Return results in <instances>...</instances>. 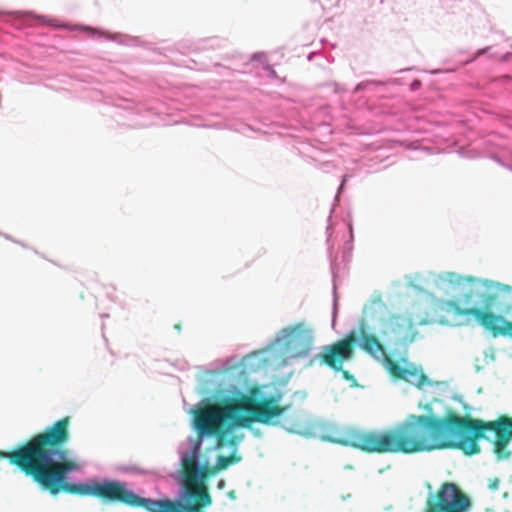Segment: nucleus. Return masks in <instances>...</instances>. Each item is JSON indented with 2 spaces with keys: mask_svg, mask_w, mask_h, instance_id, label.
I'll return each mask as SVG.
<instances>
[{
  "mask_svg": "<svg viewBox=\"0 0 512 512\" xmlns=\"http://www.w3.org/2000/svg\"><path fill=\"white\" fill-rule=\"evenodd\" d=\"M279 394L274 387L239 390L231 386L214 394V405H191L185 410L193 415L197 436H189L177 448L182 467L180 484L199 487L204 493V481L209 471L216 473L241 460L238 445L244 429L253 423H273L277 417L272 407Z\"/></svg>",
  "mask_w": 512,
  "mask_h": 512,
  "instance_id": "1",
  "label": "nucleus"
},
{
  "mask_svg": "<svg viewBox=\"0 0 512 512\" xmlns=\"http://www.w3.org/2000/svg\"><path fill=\"white\" fill-rule=\"evenodd\" d=\"M235 361L236 357L231 356L210 363L209 369L200 379L198 386L199 393L203 395V401H214V394L217 390L233 386V384L223 385L220 382L226 379L227 373L236 368L240 369L239 374H248L266 368L274 370L284 368L270 342L265 348L244 356L239 363L236 364ZM234 387L245 390L268 387V385L243 387L234 385ZM269 387H274L279 394V400L272 404L277 417L275 422L269 424H280L288 432L301 436L321 437L331 442L350 445L369 452L403 453H415L416 451L438 448L449 444L448 441L454 439L448 433V428L437 418L423 416H411L404 425L390 433H364L347 428L341 431L331 429L324 434L322 432L323 425L312 421L303 412L298 411L292 417L287 416L288 408L281 409L279 407L282 397L279 389L275 385H269Z\"/></svg>",
  "mask_w": 512,
  "mask_h": 512,
  "instance_id": "2",
  "label": "nucleus"
},
{
  "mask_svg": "<svg viewBox=\"0 0 512 512\" xmlns=\"http://www.w3.org/2000/svg\"><path fill=\"white\" fill-rule=\"evenodd\" d=\"M433 323L458 327L472 318L494 337L512 338V286L452 271L429 272Z\"/></svg>",
  "mask_w": 512,
  "mask_h": 512,
  "instance_id": "3",
  "label": "nucleus"
},
{
  "mask_svg": "<svg viewBox=\"0 0 512 512\" xmlns=\"http://www.w3.org/2000/svg\"><path fill=\"white\" fill-rule=\"evenodd\" d=\"M352 344L359 346L373 358L381 362L392 375L417 386L426 394V399L419 402V408L426 412V414L422 416L437 418L448 428V433L454 438L448 441L449 444L433 448V450L456 447L468 455L479 452L476 443L478 433L471 428L468 420L451 413L445 416L441 415L443 400H439L434 396L439 392L445 391L447 389V383L430 381L423 374L421 368L408 362L405 358L394 361L393 357H395V352L391 349V355L389 356L378 339L367 332L365 326L359 325L358 328L351 330L346 338L333 344L321 346L319 351L311 357L310 364L327 365L335 371H341L344 362L353 358ZM411 416L412 415H409L405 422L400 424L399 427L404 425ZM397 428L398 426L395 427L394 430ZM390 432L391 430L386 433ZM423 451L424 450L421 452ZM428 451H432V449Z\"/></svg>",
  "mask_w": 512,
  "mask_h": 512,
  "instance_id": "4",
  "label": "nucleus"
},
{
  "mask_svg": "<svg viewBox=\"0 0 512 512\" xmlns=\"http://www.w3.org/2000/svg\"><path fill=\"white\" fill-rule=\"evenodd\" d=\"M68 425V418L61 419L19 449L4 452L2 458H9L11 464L19 466L43 489L56 495L59 492V488L54 487L57 482L73 472H81L84 466L72 460L67 451L56 448L68 441Z\"/></svg>",
  "mask_w": 512,
  "mask_h": 512,
  "instance_id": "5",
  "label": "nucleus"
},
{
  "mask_svg": "<svg viewBox=\"0 0 512 512\" xmlns=\"http://www.w3.org/2000/svg\"><path fill=\"white\" fill-rule=\"evenodd\" d=\"M427 323H433V321L432 317L425 313L413 310L405 316H387L383 304L373 303L364 310V318L360 325L365 326L367 332L375 338L376 335L381 337L389 347H405L414 340L416 334L414 326Z\"/></svg>",
  "mask_w": 512,
  "mask_h": 512,
  "instance_id": "6",
  "label": "nucleus"
},
{
  "mask_svg": "<svg viewBox=\"0 0 512 512\" xmlns=\"http://www.w3.org/2000/svg\"><path fill=\"white\" fill-rule=\"evenodd\" d=\"M327 226V245L330 267L333 278V312L332 327H335V317L337 313V285L344 275L346 265L351 260L353 250V230L352 223L348 217L339 221L328 219Z\"/></svg>",
  "mask_w": 512,
  "mask_h": 512,
  "instance_id": "7",
  "label": "nucleus"
},
{
  "mask_svg": "<svg viewBox=\"0 0 512 512\" xmlns=\"http://www.w3.org/2000/svg\"><path fill=\"white\" fill-rule=\"evenodd\" d=\"M315 340V329L307 321L281 328L270 341L283 367L309 356Z\"/></svg>",
  "mask_w": 512,
  "mask_h": 512,
  "instance_id": "8",
  "label": "nucleus"
},
{
  "mask_svg": "<svg viewBox=\"0 0 512 512\" xmlns=\"http://www.w3.org/2000/svg\"><path fill=\"white\" fill-rule=\"evenodd\" d=\"M129 505L144 507L149 512H200L211 505V498L201 488L181 483L176 500L144 498L133 491Z\"/></svg>",
  "mask_w": 512,
  "mask_h": 512,
  "instance_id": "9",
  "label": "nucleus"
},
{
  "mask_svg": "<svg viewBox=\"0 0 512 512\" xmlns=\"http://www.w3.org/2000/svg\"><path fill=\"white\" fill-rule=\"evenodd\" d=\"M67 475L62 482H57L63 490L86 496H94L111 502H122L129 505L133 490L124 481L109 478H89L84 482L71 483Z\"/></svg>",
  "mask_w": 512,
  "mask_h": 512,
  "instance_id": "10",
  "label": "nucleus"
},
{
  "mask_svg": "<svg viewBox=\"0 0 512 512\" xmlns=\"http://www.w3.org/2000/svg\"><path fill=\"white\" fill-rule=\"evenodd\" d=\"M114 116L120 125L131 128H143L158 123L156 108L147 103H135L129 99H118L114 104Z\"/></svg>",
  "mask_w": 512,
  "mask_h": 512,
  "instance_id": "11",
  "label": "nucleus"
},
{
  "mask_svg": "<svg viewBox=\"0 0 512 512\" xmlns=\"http://www.w3.org/2000/svg\"><path fill=\"white\" fill-rule=\"evenodd\" d=\"M470 500L458 486L451 482L443 483L436 496L428 499L426 512H468Z\"/></svg>",
  "mask_w": 512,
  "mask_h": 512,
  "instance_id": "12",
  "label": "nucleus"
},
{
  "mask_svg": "<svg viewBox=\"0 0 512 512\" xmlns=\"http://www.w3.org/2000/svg\"><path fill=\"white\" fill-rule=\"evenodd\" d=\"M480 436L488 439L492 443L493 452L497 460H506L510 457L511 452L507 446L512 439V424L503 422H491L485 428Z\"/></svg>",
  "mask_w": 512,
  "mask_h": 512,
  "instance_id": "13",
  "label": "nucleus"
},
{
  "mask_svg": "<svg viewBox=\"0 0 512 512\" xmlns=\"http://www.w3.org/2000/svg\"><path fill=\"white\" fill-rule=\"evenodd\" d=\"M84 30L88 33L90 37H95L96 35L99 37L104 36L106 39L117 42L119 44L127 45V46H138L140 44V40L138 37L129 36L121 33H106L99 32L96 29L91 27H84Z\"/></svg>",
  "mask_w": 512,
  "mask_h": 512,
  "instance_id": "14",
  "label": "nucleus"
},
{
  "mask_svg": "<svg viewBox=\"0 0 512 512\" xmlns=\"http://www.w3.org/2000/svg\"><path fill=\"white\" fill-rule=\"evenodd\" d=\"M493 47L492 46H488V47H485V48H482V49H479L475 56L469 60H467L465 63H469V62H472L475 58L477 57H480L482 55H489L490 58H493V59H499L500 61L502 62H508L512 59V54L507 52L503 55H500L498 54L497 52H493Z\"/></svg>",
  "mask_w": 512,
  "mask_h": 512,
  "instance_id": "15",
  "label": "nucleus"
},
{
  "mask_svg": "<svg viewBox=\"0 0 512 512\" xmlns=\"http://www.w3.org/2000/svg\"><path fill=\"white\" fill-rule=\"evenodd\" d=\"M382 85H383V83L380 81H375V80L363 81V82H360L359 84H357V86L354 88L353 93H355V94L360 93V92L371 93V92L375 91L376 87L382 86Z\"/></svg>",
  "mask_w": 512,
  "mask_h": 512,
  "instance_id": "16",
  "label": "nucleus"
},
{
  "mask_svg": "<svg viewBox=\"0 0 512 512\" xmlns=\"http://www.w3.org/2000/svg\"><path fill=\"white\" fill-rule=\"evenodd\" d=\"M5 17H11L15 20H23L25 21L28 17H30V14H22L20 12H6V11H2L0 10V19H3Z\"/></svg>",
  "mask_w": 512,
  "mask_h": 512,
  "instance_id": "17",
  "label": "nucleus"
},
{
  "mask_svg": "<svg viewBox=\"0 0 512 512\" xmlns=\"http://www.w3.org/2000/svg\"><path fill=\"white\" fill-rule=\"evenodd\" d=\"M317 168L322 170L323 172H329L331 169L335 168V164L332 160H320L316 164Z\"/></svg>",
  "mask_w": 512,
  "mask_h": 512,
  "instance_id": "18",
  "label": "nucleus"
},
{
  "mask_svg": "<svg viewBox=\"0 0 512 512\" xmlns=\"http://www.w3.org/2000/svg\"><path fill=\"white\" fill-rule=\"evenodd\" d=\"M121 470L124 472H127V473H132V474H143L144 473L140 468L135 467V466L123 467Z\"/></svg>",
  "mask_w": 512,
  "mask_h": 512,
  "instance_id": "19",
  "label": "nucleus"
},
{
  "mask_svg": "<svg viewBox=\"0 0 512 512\" xmlns=\"http://www.w3.org/2000/svg\"><path fill=\"white\" fill-rule=\"evenodd\" d=\"M263 70L267 74L268 77H270V78L276 77V72L274 71V69L271 66L266 65L263 67Z\"/></svg>",
  "mask_w": 512,
  "mask_h": 512,
  "instance_id": "20",
  "label": "nucleus"
},
{
  "mask_svg": "<svg viewBox=\"0 0 512 512\" xmlns=\"http://www.w3.org/2000/svg\"><path fill=\"white\" fill-rule=\"evenodd\" d=\"M335 93H343L346 91L345 87L339 83H332Z\"/></svg>",
  "mask_w": 512,
  "mask_h": 512,
  "instance_id": "21",
  "label": "nucleus"
},
{
  "mask_svg": "<svg viewBox=\"0 0 512 512\" xmlns=\"http://www.w3.org/2000/svg\"><path fill=\"white\" fill-rule=\"evenodd\" d=\"M420 87H421V81L418 80V79L413 80L412 83L410 84V90L411 91H416Z\"/></svg>",
  "mask_w": 512,
  "mask_h": 512,
  "instance_id": "22",
  "label": "nucleus"
},
{
  "mask_svg": "<svg viewBox=\"0 0 512 512\" xmlns=\"http://www.w3.org/2000/svg\"><path fill=\"white\" fill-rule=\"evenodd\" d=\"M498 487H499V479L494 478L493 480L490 481V483H489V488L490 489L497 490Z\"/></svg>",
  "mask_w": 512,
  "mask_h": 512,
  "instance_id": "23",
  "label": "nucleus"
},
{
  "mask_svg": "<svg viewBox=\"0 0 512 512\" xmlns=\"http://www.w3.org/2000/svg\"><path fill=\"white\" fill-rule=\"evenodd\" d=\"M350 175L348 174H345L343 177H342V181H341V184H340V187L338 189V193H340V191L343 189L345 183L347 182V180L349 179Z\"/></svg>",
  "mask_w": 512,
  "mask_h": 512,
  "instance_id": "24",
  "label": "nucleus"
},
{
  "mask_svg": "<svg viewBox=\"0 0 512 512\" xmlns=\"http://www.w3.org/2000/svg\"><path fill=\"white\" fill-rule=\"evenodd\" d=\"M3 236H4L6 239H8V240H10V241H13V242H15V243H17V244H20V245H22L23 247H25V245H24L23 243H21V242H19V241H17V240H14L10 235H8V234H3Z\"/></svg>",
  "mask_w": 512,
  "mask_h": 512,
  "instance_id": "25",
  "label": "nucleus"
},
{
  "mask_svg": "<svg viewBox=\"0 0 512 512\" xmlns=\"http://www.w3.org/2000/svg\"><path fill=\"white\" fill-rule=\"evenodd\" d=\"M224 487H225V481L223 479H221L217 484V488L221 490V489H224Z\"/></svg>",
  "mask_w": 512,
  "mask_h": 512,
  "instance_id": "26",
  "label": "nucleus"
},
{
  "mask_svg": "<svg viewBox=\"0 0 512 512\" xmlns=\"http://www.w3.org/2000/svg\"><path fill=\"white\" fill-rule=\"evenodd\" d=\"M390 82L395 84H401L400 78H393L392 80H390Z\"/></svg>",
  "mask_w": 512,
  "mask_h": 512,
  "instance_id": "27",
  "label": "nucleus"
},
{
  "mask_svg": "<svg viewBox=\"0 0 512 512\" xmlns=\"http://www.w3.org/2000/svg\"><path fill=\"white\" fill-rule=\"evenodd\" d=\"M503 80H504L505 82L512 81V79H511L509 76H505V77H503Z\"/></svg>",
  "mask_w": 512,
  "mask_h": 512,
  "instance_id": "28",
  "label": "nucleus"
},
{
  "mask_svg": "<svg viewBox=\"0 0 512 512\" xmlns=\"http://www.w3.org/2000/svg\"><path fill=\"white\" fill-rule=\"evenodd\" d=\"M442 71L441 70H433L431 71L432 74H437V73H441Z\"/></svg>",
  "mask_w": 512,
  "mask_h": 512,
  "instance_id": "29",
  "label": "nucleus"
},
{
  "mask_svg": "<svg viewBox=\"0 0 512 512\" xmlns=\"http://www.w3.org/2000/svg\"><path fill=\"white\" fill-rule=\"evenodd\" d=\"M423 150L427 151L428 153L431 152V148H428V147H423Z\"/></svg>",
  "mask_w": 512,
  "mask_h": 512,
  "instance_id": "30",
  "label": "nucleus"
},
{
  "mask_svg": "<svg viewBox=\"0 0 512 512\" xmlns=\"http://www.w3.org/2000/svg\"><path fill=\"white\" fill-rule=\"evenodd\" d=\"M2 456H5V454H4V451L0 450V458H2Z\"/></svg>",
  "mask_w": 512,
  "mask_h": 512,
  "instance_id": "31",
  "label": "nucleus"
},
{
  "mask_svg": "<svg viewBox=\"0 0 512 512\" xmlns=\"http://www.w3.org/2000/svg\"><path fill=\"white\" fill-rule=\"evenodd\" d=\"M40 20L44 21L45 20V17L44 16H41L39 17Z\"/></svg>",
  "mask_w": 512,
  "mask_h": 512,
  "instance_id": "32",
  "label": "nucleus"
},
{
  "mask_svg": "<svg viewBox=\"0 0 512 512\" xmlns=\"http://www.w3.org/2000/svg\"><path fill=\"white\" fill-rule=\"evenodd\" d=\"M455 400H458L461 402V398H458V397H453Z\"/></svg>",
  "mask_w": 512,
  "mask_h": 512,
  "instance_id": "33",
  "label": "nucleus"
},
{
  "mask_svg": "<svg viewBox=\"0 0 512 512\" xmlns=\"http://www.w3.org/2000/svg\"><path fill=\"white\" fill-rule=\"evenodd\" d=\"M229 496H230L231 498H234V496H233V492H230V493H229Z\"/></svg>",
  "mask_w": 512,
  "mask_h": 512,
  "instance_id": "34",
  "label": "nucleus"
},
{
  "mask_svg": "<svg viewBox=\"0 0 512 512\" xmlns=\"http://www.w3.org/2000/svg\"><path fill=\"white\" fill-rule=\"evenodd\" d=\"M312 56H313V54H310V55L308 56V59H309V60H311V59H312Z\"/></svg>",
  "mask_w": 512,
  "mask_h": 512,
  "instance_id": "35",
  "label": "nucleus"
},
{
  "mask_svg": "<svg viewBox=\"0 0 512 512\" xmlns=\"http://www.w3.org/2000/svg\"><path fill=\"white\" fill-rule=\"evenodd\" d=\"M509 168L512 170V165H511V166H509Z\"/></svg>",
  "mask_w": 512,
  "mask_h": 512,
  "instance_id": "36",
  "label": "nucleus"
}]
</instances>
